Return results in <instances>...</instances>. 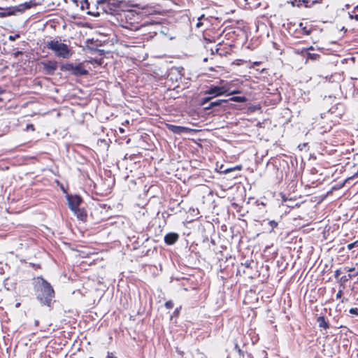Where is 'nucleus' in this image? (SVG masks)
I'll return each mask as SVG.
<instances>
[{"label":"nucleus","instance_id":"nucleus-10","mask_svg":"<svg viewBox=\"0 0 358 358\" xmlns=\"http://www.w3.org/2000/svg\"><path fill=\"white\" fill-rule=\"evenodd\" d=\"M178 239V235L176 233H169L164 236V241L167 245L174 244Z\"/></svg>","mask_w":358,"mask_h":358},{"label":"nucleus","instance_id":"nucleus-43","mask_svg":"<svg viewBox=\"0 0 358 358\" xmlns=\"http://www.w3.org/2000/svg\"><path fill=\"white\" fill-rule=\"evenodd\" d=\"M249 358H253L252 355H249Z\"/></svg>","mask_w":358,"mask_h":358},{"label":"nucleus","instance_id":"nucleus-49","mask_svg":"<svg viewBox=\"0 0 358 358\" xmlns=\"http://www.w3.org/2000/svg\"><path fill=\"white\" fill-rule=\"evenodd\" d=\"M1 99H0V101H1Z\"/></svg>","mask_w":358,"mask_h":358},{"label":"nucleus","instance_id":"nucleus-22","mask_svg":"<svg viewBox=\"0 0 358 358\" xmlns=\"http://www.w3.org/2000/svg\"><path fill=\"white\" fill-rule=\"evenodd\" d=\"M205 18L204 15H201V16L198 17V22L196 24L197 27H200L202 25V22H201V20Z\"/></svg>","mask_w":358,"mask_h":358},{"label":"nucleus","instance_id":"nucleus-39","mask_svg":"<svg viewBox=\"0 0 358 358\" xmlns=\"http://www.w3.org/2000/svg\"><path fill=\"white\" fill-rule=\"evenodd\" d=\"M238 92H237V91H234V92H232L231 94H236V93H238Z\"/></svg>","mask_w":358,"mask_h":358},{"label":"nucleus","instance_id":"nucleus-34","mask_svg":"<svg viewBox=\"0 0 358 358\" xmlns=\"http://www.w3.org/2000/svg\"><path fill=\"white\" fill-rule=\"evenodd\" d=\"M352 278V275L351 274H349L348 276L345 277L344 281L348 280V279H350Z\"/></svg>","mask_w":358,"mask_h":358},{"label":"nucleus","instance_id":"nucleus-42","mask_svg":"<svg viewBox=\"0 0 358 358\" xmlns=\"http://www.w3.org/2000/svg\"><path fill=\"white\" fill-rule=\"evenodd\" d=\"M235 348H236V349H238V348H238V344H236V345H235Z\"/></svg>","mask_w":358,"mask_h":358},{"label":"nucleus","instance_id":"nucleus-3","mask_svg":"<svg viewBox=\"0 0 358 358\" xmlns=\"http://www.w3.org/2000/svg\"><path fill=\"white\" fill-rule=\"evenodd\" d=\"M134 16V13L131 11L118 14L117 20L119 21L120 26L131 30L137 29V26L131 21L132 20V17Z\"/></svg>","mask_w":358,"mask_h":358},{"label":"nucleus","instance_id":"nucleus-32","mask_svg":"<svg viewBox=\"0 0 358 358\" xmlns=\"http://www.w3.org/2000/svg\"><path fill=\"white\" fill-rule=\"evenodd\" d=\"M340 274H341V271H340V270H338H338H336V271H335V276H336V278H337V277H338Z\"/></svg>","mask_w":358,"mask_h":358},{"label":"nucleus","instance_id":"nucleus-4","mask_svg":"<svg viewBox=\"0 0 358 358\" xmlns=\"http://www.w3.org/2000/svg\"><path fill=\"white\" fill-rule=\"evenodd\" d=\"M62 69L69 71L71 74L77 76H85L88 73V71L84 68V66L81 64L76 65L73 64H67L62 66Z\"/></svg>","mask_w":358,"mask_h":358},{"label":"nucleus","instance_id":"nucleus-38","mask_svg":"<svg viewBox=\"0 0 358 358\" xmlns=\"http://www.w3.org/2000/svg\"><path fill=\"white\" fill-rule=\"evenodd\" d=\"M120 131L121 133H124V130L123 129H122V128H120Z\"/></svg>","mask_w":358,"mask_h":358},{"label":"nucleus","instance_id":"nucleus-24","mask_svg":"<svg viewBox=\"0 0 358 358\" xmlns=\"http://www.w3.org/2000/svg\"><path fill=\"white\" fill-rule=\"evenodd\" d=\"M268 224L271 227L272 230L278 226V223L274 220L270 221Z\"/></svg>","mask_w":358,"mask_h":358},{"label":"nucleus","instance_id":"nucleus-40","mask_svg":"<svg viewBox=\"0 0 358 358\" xmlns=\"http://www.w3.org/2000/svg\"><path fill=\"white\" fill-rule=\"evenodd\" d=\"M25 5L27 8H30V6L27 3H25Z\"/></svg>","mask_w":358,"mask_h":358},{"label":"nucleus","instance_id":"nucleus-41","mask_svg":"<svg viewBox=\"0 0 358 358\" xmlns=\"http://www.w3.org/2000/svg\"><path fill=\"white\" fill-rule=\"evenodd\" d=\"M355 10L358 11V5L355 8Z\"/></svg>","mask_w":358,"mask_h":358},{"label":"nucleus","instance_id":"nucleus-13","mask_svg":"<svg viewBox=\"0 0 358 358\" xmlns=\"http://www.w3.org/2000/svg\"><path fill=\"white\" fill-rule=\"evenodd\" d=\"M15 13L10 8L3 9L0 8V18H3L8 16H10Z\"/></svg>","mask_w":358,"mask_h":358},{"label":"nucleus","instance_id":"nucleus-31","mask_svg":"<svg viewBox=\"0 0 358 358\" xmlns=\"http://www.w3.org/2000/svg\"><path fill=\"white\" fill-rule=\"evenodd\" d=\"M350 17L351 19H355L357 21H358V14H357V15H355V16H353V15H350Z\"/></svg>","mask_w":358,"mask_h":358},{"label":"nucleus","instance_id":"nucleus-19","mask_svg":"<svg viewBox=\"0 0 358 358\" xmlns=\"http://www.w3.org/2000/svg\"><path fill=\"white\" fill-rule=\"evenodd\" d=\"M322 0H305V8H309L315 3L320 2Z\"/></svg>","mask_w":358,"mask_h":358},{"label":"nucleus","instance_id":"nucleus-44","mask_svg":"<svg viewBox=\"0 0 358 358\" xmlns=\"http://www.w3.org/2000/svg\"><path fill=\"white\" fill-rule=\"evenodd\" d=\"M19 306H20V303H17L16 304V307H19Z\"/></svg>","mask_w":358,"mask_h":358},{"label":"nucleus","instance_id":"nucleus-5","mask_svg":"<svg viewBox=\"0 0 358 358\" xmlns=\"http://www.w3.org/2000/svg\"><path fill=\"white\" fill-rule=\"evenodd\" d=\"M67 200L69 208L72 211L78 208L82 202V199L77 195L68 196Z\"/></svg>","mask_w":358,"mask_h":358},{"label":"nucleus","instance_id":"nucleus-21","mask_svg":"<svg viewBox=\"0 0 358 358\" xmlns=\"http://www.w3.org/2000/svg\"><path fill=\"white\" fill-rule=\"evenodd\" d=\"M357 246H358V241H355L354 243L348 244L347 245V248H348V250H352L355 247H357Z\"/></svg>","mask_w":358,"mask_h":358},{"label":"nucleus","instance_id":"nucleus-25","mask_svg":"<svg viewBox=\"0 0 358 358\" xmlns=\"http://www.w3.org/2000/svg\"><path fill=\"white\" fill-rule=\"evenodd\" d=\"M26 130L27 131H29V130L34 131L35 130L34 126L32 124H29L27 125Z\"/></svg>","mask_w":358,"mask_h":358},{"label":"nucleus","instance_id":"nucleus-17","mask_svg":"<svg viewBox=\"0 0 358 358\" xmlns=\"http://www.w3.org/2000/svg\"><path fill=\"white\" fill-rule=\"evenodd\" d=\"M226 101H227V100H223V99L216 100L215 101L210 102L209 107H208L207 108L208 109V108H213L215 106H220V105H221L222 103L226 102Z\"/></svg>","mask_w":358,"mask_h":358},{"label":"nucleus","instance_id":"nucleus-48","mask_svg":"<svg viewBox=\"0 0 358 358\" xmlns=\"http://www.w3.org/2000/svg\"><path fill=\"white\" fill-rule=\"evenodd\" d=\"M89 358H94V357H89Z\"/></svg>","mask_w":358,"mask_h":358},{"label":"nucleus","instance_id":"nucleus-6","mask_svg":"<svg viewBox=\"0 0 358 358\" xmlns=\"http://www.w3.org/2000/svg\"><path fill=\"white\" fill-rule=\"evenodd\" d=\"M227 92L224 87L213 86L205 92V94L213 95V96H221Z\"/></svg>","mask_w":358,"mask_h":358},{"label":"nucleus","instance_id":"nucleus-46","mask_svg":"<svg viewBox=\"0 0 358 358\" xmlns=\"http://www.w3.org/2000/svg\"><path fill=\"white\" fill-rule=\"evenodd\" d=\"M38 321H36V322H35V324L37 325V324H38Z\"/></svg>","mask_w":358,"mask_h":358},{"label":"nucleus","instance_id":"nucleus-20","mask_svg":"<svg viewBox=\"0 0 358 358\" xmlns=\"http://www.w3.org/2000/svg\"><path fill=\"white\" fill-rule=\"evenodd\" d=\"M241 169H242V166L241 165H238V166H236L233 168L227 169L224 170L223 172L224 173H228L235 171V170L240 171V170H241Z\"/></svg>","mask_w":358,"mask_h":358},{"label":"nucleus","instance_id":"nucleus-15","mask_svg":"<svg viewBox=\"0 0 358 358\" xmlns=\"http://www.w3.org/2000/svg\"><path fill=\"white\" fill-rule=\"evenodd\" d=\"M288 3H291L292 6L305 8V0H289Z\"/></svg>","mask_w":358,"mask_h":358},{"label":"nucleus","instance_id":"nucleus-1","mask_svg":"<svg viewBox=\"0 0 358 358\" xmlns=\"http://www.w3.org/2000/svg\"><path fill=\"white\" fill-rule=\"evenodd\" d=\"M34 285L37 292V299L42 304L49 306L55 295L50 284L42 277H37L34 279Z\"/></svg>","mask_w":358,"mask_h":358},{"label":"nucleus","instance_id":"nucleus-18","mask_svg":"<svg viewBox=\"0 0 358 358\" xmlns=\"http://www.w3.org/2000/svg\"><path fill=\"white\" fill-rule=\"evenodd\" d=\"M307 59H310L312 60H316L320 57V55L316 53H311L310 52H308L306 53Z\"/></svg>","mask_w":358,"mask_h":358},{"label":"nucleus","instance_id":"nucleus-9","mask_svg":"<svg viewBox=\"0 0 358 358\" xmlns=\"http://www.w3.org/2000/svg\"><path fill=\"white\" fill-rule=\"evenodd\" d=\"M99 4L102 6L103 11L106 13L113 15L115 12H116V6L115 3H111L110 1L103 0L99 2Z\"/></svg>","mask_w":358,"mask_h":358},{"label":"nucleus","instance_id":"nucleus-45","mask_svg":"<svg viewBox=\"0 0 358 358\" xmlns=\"http://www.w3.org/2000/svg\"><path fill=\"white\" fill-rule=\"evenodd\" d=\"M3 92V91L0 90V94H2Z\"/></svg>","mask_w":358,"mask_h":358},{"label":"nucleus","instance_id":"nucleus-2","mask_svg":"<svg viewBox=\"0 0 358 358\" xmlns=\"http://www.w3.org/2000/svg\"><path fill=\"white\" fill-rule=\"evenodd\" d=\"M46 46L48 49L52 50L58 57L69 58L71 55L68 45L59 41L52 40L48 41Z\"/></svg>","mask_w":358,"mask_h":358},{"label":"nucleus","instance_id":"nucleus-47","mask_svg":"<svg viewBox=\"0 0 358 358\" xmlns=\"http://www.w3.org/2000/svg\"><path fill=\"white\" fill-rule=\"evenodd\" d=\"M358 275V272L357 273H355V275Z\"/></svg>","mask_w":358,"mask_h":358},{"label":"nucleus","instance_id":"nucleus-36","mask_svg":"<svg viewBox=\"0 0 358 358\" xmlns=\"http://www.w3.org/2000/svg\"><path fill=\"white\" fill-rule=\"evenodd\" d=\"M238 352L239 355H241L243 353L242 350L240 348L238 349Z\"/></svg>","mask_w":358,"mask_h":358},{"label":"nucleus","instance_id":"nucleus-23","mask_svg":"<svg viewBox=\"0 0 358 358\" xmlns=\"http://www.w3.org/2000/svg\"><path fill=\"white\" fill-rule=\"evenodd\" d=\"M165 306L168 309L172 308L173 307V303L171 301H168L166 302Z\"/></svg>","mask_w":358,"mask_h":358},{"label":"nucleus","instance_id":"nucleus-27","mask_svg":"<svg viewBox=\"0 0 358 358\" xmlns=\"http://www.w3.org/2000/svg\"><path fill=\"white\" fill-rule=\"evenodd\" d=\"M213 98V96H210V97H205L203 101H202V103H207L208 101H210V100Z\"/></svg>","mask_w":358,"mask_h":358},{"label":"nucleus","instance_id":"nucleus-16","mask_svg":"<svg viewBox=\"0 0 358 358\" xmlns=\"http://www.w3.org/2000/svg\"><path fill=\"white\" fill-rule=\"evenodd\" d=\"M229 100L234 102L243 103L247 101V99L245 96H232Z\"/></svg>","mask_w":358,"mask_h":358},{"label":"nucleus","instance_id":"nucleus-33","mask_svg":"<svg viewBox=\"0 0 358 358\" xmlns=\"http://www.w3.org/2000/svg\"><path fill=\"white\" fill-rule=\"evenodd\" d=\"M346 271H348V272H352L353 271H355V268L352 267V268H345Z\"/></svg>","mask_w":358,"mask_h":358},{"label":"nucleus","instance_id":"nucleus-29","mask_svg":"<svg viewBox=\"0 0 358 358\" xmlns=\"http://www.w3.org/2000/svg\"><path fill=\"white\" fill-rule=\"evenodd\" d=\"M87 13L91 15L95 16V17L99 16V12L92 13V12L89 11Z\"/></svg>","mask_w":358,"mask_h":358},{"label":"nucleus","instance_id":"nucleus-12","mask_svg":"<svg viewBox=\"0 0 358 358\" xmlns=\"http://www.w3.org/2000/svg\"><path fill=\"white\" fill-rule=\"evenodd\" d=\"M73 212L76 215V217L82 221L85 220L87 217V214L85 211L82 208H78L73 210Z\"/></svg>","mask_w":358,"mask_h":358},{"label":"nucleus","instance_id":"nucleus-26","mask_svg":"<svg viewBox=\"0 0 358 358\" xmlns=\"http://www.w3.org/2000/svg\"><path fill=\"white\" fill-rule=\"evenodd\" d=\"M350 313L354 315H358V309L357 308H353L350 310Z\"/></svg>","mask_w":358,"mask_h":358},{"label":"nucleus","instance_id":"nucleus-14","mask_svg":"<svg viewBox=\"0 0 358 358\" xmlns=\"http://www.w3.org/2000/svg\"><path fill=\"white\" fill-rule=\"evenodd\" d=\"M317 322L320 327H322L324 329H327L329 327V323L325 320L324 317L320 316L317 318Z\"/></svg>","mask_w":358,"mask_h":358},{"label":"nucleus","instance_id":"nucleus-7","mask_svg":"<svg viewBox=\"0 0 358 358\" xmlns=\"http://www.w3.org/2000/svg\"><path fill=\"white\" fill-rule=\"evenodd\" d=\"M42 65L46 73L49 75H53L57 69V62L56 61H46L42 62Z\"/></svg>","mask_w":358,"mask_h":358},{"label":"nucleus","instance_id":"nucleus-37","mask_svg":"<svg viewBox=\"0 0 358 358\" xmlns=\"http://www.w3.org/2000/svg\"><path fill=\"white\" fill-rule=\"evenodd\" d=\"M262 353L265 355V358H266L267 353L266 351H262Z\"/></svg>","mask_w":358,"mask_h":358},{"label":"nucleus","instance_id":"nucleus-11","mask_svg":"<svg viewBox=\"0 0 358 358\" xmlns=\"http://www.w3.org/2000/svg\"><path fill=\"white\" fill-rule=\"evenodd\" d=\"M299 27L301 34L307 36L309 35L313 30L312 26L310 24H308V23L304 24L303 22H301L299 24Z\"/></svg>","mask_w":358,"mask_h":358},{"label":"nucleus","instance_id":"nucleus-35","mask_svg":"<svg viewBox=\"0 0 358 358\" xmlns=\"http://www.w3.org/2000/svg\"><path fill=\"white\" fill-rule=\"evenodd\" d=\"M313 50V46H310V48H307L305 52L306 53H307L308 52H309L310 50Z\"/></svg>","mask_w":358,"mask_h":358},{"label":"nucleus","instance_id":"nucleus-30","mask_svg":"<svg viewBox=\"0 0 358 358\" xmlns=\"http://www.w3.org/2000/svg\"><path fill=\"white\" fill-rule=\"evenodd\" d=\"M342 294H343L342 290L338 291V293L336 294V298H337V299L341 298V296H342Z\"/></svg>","mask_w":358,"mask_h":358},{"label":"nucleus","instance_id":"nucleus-28","mask_svg":"<svg viewBox=\"0 0 358 358\" xmlns=\"http://www.w3.org/2000/svg\"><path fill=\"white\" fill-rule=\"evenodd\" d=\"M106 358H117V357L113 356V353L108 352Z\"/></svg>","mask_w":358,"mask_h":358},{"label":"nucleus","instance_id":"nucleus-8","mask_svg":"<svg viewBox=\"0 0 358 358\" xmlns=\"http://www.w3.org/2000/svg\"><path fill=\"white\" fill-rule=\"evenodd\" d=\"M166 128L176 134H182V133H188L192 131L191 129L185 127L176 126L171 124H166Z\"/></svg>","mask_w":358,"mask_h":358}]
</instances>
